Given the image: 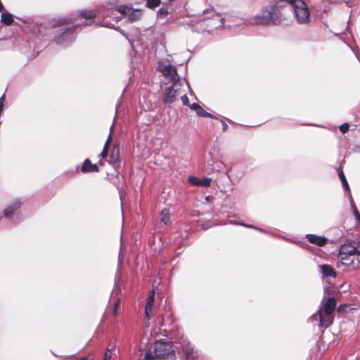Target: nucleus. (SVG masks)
Listing matches in <instances>:
<instances>
[{"mask_svg":"<svg viewBox=\"0 0 360 360\" xmlns=\"http://www.w3.org/2000/svg\"><path fill=\"white\" fill-rule=\"evenodd\" d=\"M340 130L344 134L346 133L349 130V124L347 123L342 124L340 126Z\"/></svg>","mask_w":360,"mask_h":360,"instance_id":"29","label":"nucleus"},{"mask_svg":"<svg viewBox=\"0 0 360 360\" xmlns=\"http://www.w3.org/2000/svg\"><path fill=\"white\" fill-rule=\"evenodd\" d=\"M118 306H119V301H117L114 305V309H113V315L114 316L117 315Z\"/></svg>","mask_w":360,"mask_h":360,"instance_id":"33","label":"nucleus"},{"mask_svg":"<svg viewBox=\"0 0 360 360\" xmlns=\"http://www.w3.org/2000/svg\"><path fill=\"white\" fill-rule=\"evenodd\" d=\"M4 96H1V108H3V101H4Z\"/></svg>","mask_w":360,"mask_h":360,"instance_id":"36","label":"nucleus"},{"mask_svg":"<svg viewBox=\"0 0 360 360\" xmlns=\"http://www.w3.org/2000/svg\"><path fill=\"white\" fill-rule=\"evenodd\" d=\"M339 177H340V179L341 181H342V186H343L345 190H348L349 191V184H348V183L347 181V179L345 178V176L344 175V173H343L342 170H340L339 172Z\"/></svg>","mask_w":360,"mask_h":360,"instance_id":"21","label":"nucleus"},{"mask_svg":"<svg viewBox=\"0 0 360 360\" xmlns=\"http://www.w3.org/2000/svg\"><path fill=\"white\" fill-rule=\"evenodd\" d=\"M80 15L86 19H91L96 17V13L93 11L86 10L81 11Z\"/></svg>","mask_w":360,"mask_h":360,"instance_id":"20","label":"nucleus"},{"mask_svg":"<svg viewBox=\"0 0 360 360\" xmlns=\"http://www.w3.org/2000/svg\"><path fill=\"white\" fill-rule=\"evenodd\" d=\"M113 128H114V124H112L111 125V127H110V134H109V136H108V139H107V140L105 141V146H104V147L107 146L108 148H109L110 144V143L112 141V135Z\"/></svg>","mask_w":360,"mask_h":360,"instance_id":"26","label":"nucleus"},{"mask_svg":"<svg viewBox=\"0 0 360 360\" xmlns=\"http://www.w3.org/2000/svg\"><path fill=\"white\" fill-rule=\"evenodd\" d=\"M117 11L122 14L127 15L130 21H135L139 19L141 15V10H134L124 5L117 7Z\"/></svg>","mask_w":360,"mask_h":360,"instance_id":"9","label":"nucleus"},{"mask_svg":"<svg viewBox=\"0 0 360 360\" xmlns=\"http://www.w3.org/2000/svg\"><path fill=\"white\" fill-rule=\"evenodd\" d=\"M4 8L1 5V22L6 25H10L13 22V15L8 13L6 11H4Z\"/></svg>","mask_w":360,"mask_h":360,"instance_id":"18","label":"nucleus"},{"mask_svg":"<svg viewBox=\"0 0 360 360\" xmlns=\"http://www.w3.org/2000/svg\"><path fill=\"white\" fill-rule=\"evenodd\" d=\"M188 183L193 186H199L200 184V179L195 176H189L188 179Z\"/></svg>","mask_w":360,"mask_h":360,"instance_id":"25","label":"nucleus"},{"mask_svg":"<svg viewBox=\"0 0 360 360\" xmlns=\"http://www.w3.org/2000/svg\"><path fill=\"white\" fill-rule=\"evenodd\" d=\"M319 268L321 269V274L324 277L335 278L337 276V273L330 265L322 264L319 266Z\"/></svg>","mask_w":360,"mask_h":360,"instance_id":"11","label":"nucleus"},{"mask_svg":"<svg viewBox=\"0 0 360 360\" xmlns=\"http://www.w3.org/2000/svg\"><path fill=\"white\" fill-rule=\"evenodd\" d=\"M189 108L195 111L196 114L198 116L200 117H212V115L206 112L199 104L198 103H193L191 105H189Z\"/></svg>","mask_w":360,"mask_h":360,"instance_id":"14","label":"nucleus"},{"mask_svg":"<svg viewBox=\"0 0 360 360\" xmlns=\"http://www.w3.org/2000/svg\"><path fill=\"white\" fill-rule=\"evenodd\" d=\"M112 355V352L111 349H108L104 355L103 360H111Z\"/></svg>","mask_w":360,"mask_h":360,"instance_id":"27","label":"nucleus"},{"mask_svg":"<svg viewBox=\"0 0 360 360\" xmlns=\"http://www.w3.org/2000/svg\"><path fill=\"white\" fill-rule=\"evenodd\" d=\"M183 350L188 359L193 360L196 358L197 354L190 344L186 345Z\"/></svg>","mask_w":360,"mask_h":360,"instance_id":"17","label":"nucleus"},{"mask_svg":"<svg viewBox=\"0 0 360 360\" xmlns=\"http://www.w3.org/2000/svg\"><path fill=\"white\" fill-rule=\"evenodd\" d=\"M294 11L298 23L307 24L309 22L310 12L307 5L302 0H294L290 6Z\"/></svg>","mask_w":360,"mask_h":360,"instance_id":"3","label":"nucleus"},{"mask_svg":"<svg viewBox=\"0 0 360 360\" xmlns=\"http://www.w3.org/2000/svg\"><path fill=\"white\" fill-rule=\"evenodd\" d=\"M155 354L158 356L159 359H172L174 354L170 352V349L168 345L158 342L155 345Z\"/></svg>","mask_w":360,"mask_h":360,"instance_id":"7","label":"nucleus"},{"mask_svg":"<svg viewBox=\"0 0 360 360\" xmlns=\"http://www.w3.org/2000/svg\"><path fill=\"white\" fill-rule=\"evenodd\" d=\"M306 238L311 243L320 247L325 245L328 242V239L326 237L317 236L315 234H307Z\"/></svg>","mask_w":360,"mask_h":360,"instance_id":"10","label":"nucleus"},{"mask_svg":"<svg viewBox=\"0 0 360 360\" xmlns=\"http://www.w3.org/2000/svg\"><path fill=\"white\" fill-rule=\"evenodd\" d=\"M159 70L163 74V75L171 81H179L177 77L176 70L174 67L170 64L160 63Z\"/></svg>","mask_w":360,"mask_h":360,"instance_id":"8","label":"nucleus"},{"mask_svg":"<svg viewBox=\"0 0 360 360\" xmlns=\"http://www.w3.org/2000/svg\"><path fill=\"white\" fill-rule=\"evenodd\" d=\"M181 99V101H182V103H183V104L184 105H186V106L189 107V105H189V101H188V98L187 97L186 95L182 96Z\"/></svg>","mask_w":360,"mask_h":360,"instance_id":"31","label":"nucleus"},{"mask_svg":"<svg viewBox=\"0 0 360 360\" xmlns=\"http://www.w3.org/2000/svg\"><path fill=\"white\" fill-rule=\"evenodd\" d=\"M211 184V179L210 178H202L200 179V186L204 187H208L210 186Z\"/></svg>","mask_w":360,"mask_h":360,"instance_id":"23","label":"nucleus"},{"mask_svg":"<svg viewBox=\"0 0 360 360\" xmlns=\"http://www.w3.org/2000/svg\"><path fill=\"white\" fill-rule=\"evenodd\" d=\"M336 300L334 297H329L319 308V319L321 327L328 328L333 321V313L336 307Z\"/></svg>","mask_w":360,"mask_h":360,"instance_id":"2","label":"nucleus"},{"mask_svg":"<svg viewBox=\"0 0 360 360\" xmlns=\"http://www.w3.org/2000/svg\"><path fill=\"white\" fill-rule=\"evenodd\" d=\"M160 4V0H148L146 6L148 8H154L158 6Z\"/></svg>","mask_w":360,"mask_h":360,"instance_id":"22","label":"nucleus"},{"mask_svg":"<svg viewBox=\"0 0 360 360\" xmlns=\"http://www.w3.org/2000/svg\"><path fill=\"white\" fill-rule=\"evenodd\" d=\"M166 324H167V323H165V320L163 319L162 320V325H166Z\"/></svg>","mask_w":360,"mask_h":360,"instance_id":"39","label":"nucleus"},{"mask_svg":"<svg viewBox=\"0 0 360 360\" xmlns=\"http://www.w3.org/2000/svg\"><path fill=\"white\" fill-rule=\"evenodd\" d=\"M356 255H357V262L360 264V242L356 245Z\"/></svg>","mask_w":360,"mask_h":360,"instance_id":"30","label":"nucleus"},{"mask_svg":"<svg viewBox=\"0 0 360 360\" xmlns=\"http://www.w3.org/2000/svg\"><path fill=\"white\" fill-rule=\"evenodd\" d=\"M145 360H155L158 359V356L155 354V350L153 352H148L145 354Z\"/></svg>","mask_w":360,"mask_h":360,"instance_id":"24","label":"nucleus"},{"mask_svg":"<svg viewBox=\"0 0 360 360\" xmlns=\"http://www.w3.org/2000/svg\"><path fill=\"white\" fill-rule=\"evenodd\" d=\"M120 160V148L117 146L113 147L112 152L110 155L108 160L109 163L112 164L114 167H116Z\"/></svg>","mask_w":360,"mask_h":360,"instance_id":"15","label":"nucleus"},{"mask_svg":"<svg viewBox=\"0 0 360 360\" xmlns=\"http://www.w3.org/2000/svg\"><path fill=\"white\" fill-rule=\"evenodd\" d=\"M355 242L352 241L346 243L342 245L339 250V258L342 261V263L345 265H349L353 263V260L351 262H347L349 256L356 255V245Z\"/></svg>","mask_w":360,"mask_h":360,"instance_id":"5","label":"nucleus"},{"mask_svg":"<svg viewBox=\"0 0 360 360\" xmlns=\"http://www.w3.org/2000/svg\"><path fill=\"white\" fill-rule=\"evenodd\" d=\"M242 225L244 226L248 227V228H253V226L251 225H247V224H242Z\"/></svg>","mask_w":360,"mask_h":360,"instance_id":"37","label":"nucleus"},{"mask_svg":"<svg viewBox=\"0 0 360 360\" xmlns=\"http://www.w3.org/2000/svg\"><path fill=\"white\" fill-rule=\"evenodd\" d=\"M80 360H89V359L86 357H84V358H82Z\"/></svg>","mask_w":360,"mask_h":360,"instance_id":"38","label":"nucleus"},{"mask_svg":"<svg viewBox=\"0 0 360 360\" xmlns=\"http://www.w3.org/2000/svg\"><path fill=\"white\" fill-rule=\"evenodd\" d=\"M346 307H347L346 305H340L338 308V311H342L344 309V308Z\"/></svg>","mask_w":360,"mask_h":360,"instance_id":"35","label":"nucleus"},{"mask_svg":"<svg viewBox=\"0 0 360 360\" xmlns=\"http://www.w3.org/2000/svg\"><path fill=\"white\" fill-rule=\"evenodd\" d=\"M281 14L278 13L274 8L264 11L262 15L256 18V23L257 24H278L281 22Z\"/></svg>","mask_w":360,"mask_h":360,"instance_id":"4","label":"nucleus"},{"mask_svg":"<svg viewBox=\"0 0 360 360\" xmlns=\"http://www.w3.org/2000/svg\"><path fill=\"white\" fill-rule=\"evenodd\" d=\"M223 125V131H225L228 129V125L223 121H221Z\"/></svg>","mask_w":360,"mask_h":360,"instance_id":"34","label":"nucleus"},{"mask_svg":"<svg viewBox=\"0 0 360 360\" xmlns=\"http://www.w3.org/2000/svg\"><path fill=\"white\" fill-rule=\"evenodd\" d=\"M108 149L109 148H108L107 146L106 147H103V151L101 153V157L102 158H105L108 156Z\"/></svg>","mask_w":360,"mask_h":360,"instance_id":"32","label":"nucleus"},{"mask_svg":"<svg viewBox=\"0 0 360 360\" xmlns=\"http://www.w3.org/2000/svg\"><path fill=\"white\" fill-rule=\"evenodd\" d=\"M20 206V202L18 200L14 201L11 206L6 207L4 211V216L6 217H11L12 214H13L14 211L17 210Z\"/></svg>","mask_w":360,"mask_h":360,"instance_id":"16","label":"nucleus"},{"mask_svg":"<svg viewBox=\"0 0 360 360\" xmlns=\"http://www.w3.org/2000/svg\"><path fill=\"white\" fill-rule=\"evenodd\" d=\"M155 300V292L152 291L147 298V303L145 308L146 317H150L153 312V306Z\"/></svg>","mask_w":360,"mask_h":360,"instance_id":"12","label":"nucleus"},{"mask_svg":"<svg viewBox=\"0 0 360 360\" xmlns=\"http://www.w3.org/2000/svg\"><path fill=\"white\" fill-rule=\"evenodd\" d=\"M71 20L60 18L57 20L54 27H59L55 37V40L58 44H64L71 42L74 39L75 27L72 25Z\"/></svg>","mask_w":360,"mask_h":360,"instance_id":"1","label":"nucleus"},{"mask_svg":"<svg viewBox=\"0 0 360 360\" xmlns=\"http://www.w3.org/2000/svg\"><path fill=\"white\" fill-rule=\"evenodd\" d=\"M160 220L165 224H167L170 220V214L168 210L165 209L160 213Z\"/></svg>","mask_w":360,"mask_h":360,"instance_id":"19","label":"nucleus"},{"mask_svg":"<svg viewBox=\"0 0 360 360\" xmlns=\"http://www.w3.org/2000/svg\"><path fill=\"white\" fill-rule=\"evenodd\" d=\"M99 171L96 165L92 164L89 160H84L82 167V172H98Z\"/></svg>","mask_w":360,"mask_h":360,"instance_id":"13","label":"nucleus"},{"mask_svg":"<svg viewBox=\"0 0 360 360\" xmlns=\"http://www.w3.org/2000/svg\"><path fill=\"white\" fill-rule=\"evenodd\" d=\"M353 212L356 221L360 224V214L355 206H353Z\"/></svg>","mask_w":360,"mask_h":360,"instance_id":"28","label":"nucleus"},{"mask_svg":"<svg viewBox=\"0 0 360 360\" xmlns=\"http://www.w3.org/2000/svg\"><path fill=\"white\" fill-rule=\"evenodd\" d=\"M181 94V83L180 81H175L172 86L165 90L163 97V102L167 104L174 103L176 97Z\"/></svg>","mask_w":360,"mask_h":360,"instance_id":"6","label":"nucleus"}]
</instances>
